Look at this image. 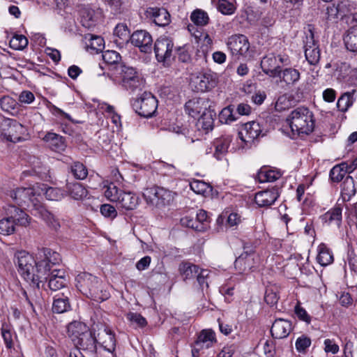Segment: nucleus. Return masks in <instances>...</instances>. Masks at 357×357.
Instances as JSON below:
<instances>
[{"mask_svg": "<svg viewBox=\"0 0 357 357\" xmlns=\"http://www.w3.org/2000/svg\"><path fill=\"white\" fill-rule=\"evenodd\" d=\"M14 261L25 280L38 285L46 279L52 266L61 261V257L58 252L50 248H42L36 254V259L25 250L17 251Z\"/></svg>", "mask_w": 357, "mask_h": 357, "instance_id": "f257e3e1", "label": "nucleus"}, {"mask_svg": "<svg viewBox=\"0 0 357 357\" xmlns=\"http://www.w3.org/2000/svg\"><path fill=\"white\" fill-rule=\"evenodd\" d=\"M75 281L78 290L96 301L101 302L109 297V294L102 289L100 280L91 273H80L77 275Z\"/></svg>", "mask_w": 357, "mask_h": 357, "instance_id": "f03ea898", "label": "nucleus"}, {"mask_svg": "<svg viewBox=\"0 0 357 357\" xmlns=\"http://www.w3.org/2000/svg\"><path fill=\"white\" fill-rule=\"evenodd\" d=\"M287 122L294 135H308L314 128L313 114L305 107H298L292 110L287 118Z\"/></svg>", "mask_w": 357, "mask_h": 357, "instance_id": "7ed1b4c3", "label": "nucleus"}, {"mask_svg": "<svg viewBox=\"0 0 357 357\" xmlns=\"http://www.w3.org/2000/svg\"><path fill=\"white\" fill-rule=\"evenodd\" d=\"M92 331L96 334V345L99 344L104 350L116 357V339L115 333L105 324L98 321L92 324Z\"/></svg>", "mask_w": 357, "mask_h": 357, "instance_id": "20e7f679", "label": "nucleus"}, {"mask_svg": "<svg viewBox=\"0 0 357 357\" xmlns=\"http://www.w3.org/2000/svg\"><path fill=\"white\" fill-rule=\"evenodd\" d=\"M132 107L139 116L149 118L157 110L158 100L152 93L144 92L132 102Z\"/></svg>", "mask_w": 357, "mask_h": 357, "instance_id": "39448f33", "label": "nucleus"}, {"mask_svg": "<svg viewBox=\"0 0 357 357\" xmlns=\"http://www.w3.org/2000/svg\"><path fill=\"white\" fill-rule=\"evenodd\" d=\"M174 51V45L173 40L167 36L158 38L154 44V52L155 58L160 63L164 66H169L174 59L173 54Z\"/></svg>", "mask_w": 357, "mask_h": 357, "instance_id": "423d86ee", "label": "nucleus"}, {"mask_svg": "<svg viewBox=\"0 0 357 357\" xmlns=\"http://www.w3.org/2000/svg\"><path fill=\"white\" fill-rule=\"evenodd\" d=\"M40 195L37 185L33 188H20L10 192V197L19 206H33L35 211V205L40 204L36 196Z\"/></svg>", "mask_w": 357, "mask_h": 357, "instance_id": "0eeeda50", "label": "nucleus"}, {"mask_svg": "<svg viewBox=\"0 0 357 357\" xmlns=\"http://www.w3.org/2000/svg\"><path fill=\"white\" fill-rule=\"evenodd\" d=\"M26 129L16 120L7 119L1 123V135L6 140L16 143L24 139Z\"/></svg>", "mask_w": 357, "mask_h": 357, "instance_id": "6e6552de", "label": "nucleus"}, {"mask_svg": "<svg viewBox=\"0 0 357 357\" xmlns=\"http://www.w3.org/2000/svg\"><path fill=\"white\" fill-rule=\"evenodd\" d=\"M118 73L121 85L127 90L135 91L144 85L143 79L132 67L121 65Z\"/></svg>", "mask_w": 357, "mask_h": 357, "instance_id": "1a4fd4ad", "label": "nucleus"}, {"mask_svg": "<svg viewBox=\"0 0 357 357\" xmlns=\"http://www.w3.org/2000/svg\"><path fill=\"white\" fill-rule=\"evenodd\" d=\"M260 262V257L252 248L245 247L243 252L236 259L235 268L240 272L253 271Z\"/></svg>", "mask_w": 357, "mask_h": 357, "instance_id": "9d476101", "label": "nucleus"}, {"mask_svg": "<svg viewBox=\"0 0 357 357\" xmlns=\"http://www.w3.org/2000/svg\"><path fill=\"white\" fill-rule=\"evenodd\" d=\"M217 342L215 333L211 329L202 330L192 345V357H199L201 352L212 347Z\"/></svg>", "mask_w": 357, "mask_h": 357, "instance_id": "9b49d317", "label": "nucleus"}, {"mask_svg": "<svg viewBox=\"0 0 357 357\" xmlns=\"http://www.w3.org/2000/svg\"><path fill=\"white\" fill-rule=\"evenodd\" d=\"M217 84L216 75L211 71L200 73L191 78L190 86L197 92H206Z\"/></svg>", "mask_w": 357, "mask_h": 357, "instance_id": "f8f14e48", "label": "nucleus"}, {"mask_svg": "<svg viewBox=\"0 0 357 357\" xmlns=\"http://www.w3.org/2000/svg\"><path fill=\"white\" fill-rule=\"evenodd\" d=\"M264 135L261 126L259 122L255 121L243 124L241 130L238 132L239 138L246 146L250 145L258 137Z\"/></svg>", "mask_w": 357, "mask_h": 357, "instance_id": "ddd939ff", "label": "nucleus"}, {"mask_svg": "<svg viewBox=\"0 0 357 357\" xmlns=\"http://www.w3.org/2000/svg\"><path fill=\"white\" fill-rule=\"evenodd\" d=\"M229 49L232 55L247 57L250 56V43L248 38L244 35H234L231 36L227 43Z\"/></svg>", "mask_w": 357, "mask_h": 357, "instance_id": "4468645a", "label": "nucleus"}, {"mask_svg": "<svg viewBox=\"0 0 357 357\" xmlns=\"http://www.w3.org/2000/svg\"><path fill=\"white\" fill-rule=\"evenodd\" d=\"M73 342L77 347L75 349H79V351L82 349L91 354L96 353V334L92 331V327L91 330H87Z\"/></svg>", "mask_w": 357, "mask_h": 357, "instance_id": "2eb2a0df", "label": "nucleus"}, {"mask_svg": "<svg viewBox=\"0 0 357 357\" xmlns=\"http://www.w3.org/2000/svg\"><path fill=\"white\" fill-rule=\"evenodd\" d=\"M131 43L138 47L142 52L149 53L152 50L153 39L151 34L145 30H137L130 36Z\"/></svg>", "mask_w": 357, "mask_h": 357, "instance_id": "dca6fc26", "label": "nucleus"}, {"mask_svg": "<svg viewBox=\"0 0 357 357\" xmlns=\"http://www.w3.org/2000/svg\"><path fill=\"white\" fill-rule=\"evenodd\" d=\"M145 15L159 26H165L171 22L170 14L164 8L149 7L146 10Z\"/></svg>", "mask_w": 357, "mask_h": 357, "instance_id": "f3484780", "label": "nucleus"}, {"mask_svg": "<svg viewBox=\"0 0 357 357\" xmlns=\"http://www.w3.org/2000/svg\"><path fill=\"white\" fill-rule=\"evenodd\" d=\"M210 107H212L211 102L208 99L201 98L190 100L185 105L186 112L193 118H196Z\"/></svg>", "mask_w": 357, "mask_h": 357, "instance_id": "a211bd4d", "label": "nucleus"}, {"mask_svg": "<svg viewBox=\"0 0 357 357\" xmlns=\"http://www.w3.org/2000/svg\"><path fill=\"white\" fill-rule=\"evenodd\" d=\"M116 203L119 210L125 211H132L139 205V198L132 192L122 191Z\"/></svg>", "mask_w": 357, "mask_h": 357, "instance_id": "6ab92c4d", "label": "nucleus"}, {"mask_svg": "<svg viewBox=\"0 0 357 357\" xmlns=\"http://www.w3.org/2000/svg\"><path fill=\"white\" fill-rule=\"evenodd\" d=\"M48 278V287L52 291H57L67 286L68 278L66 271L63 269H53L50 274L46 275Z\"/></svg>", "mask_w": 357, "mask_h": 357, "instance_id": "aec40b11", "label": "nucleus"}, {"mask_svg": "<svg viewBox=\"0 0 357 357\" xmlns=\"http://www.w3.org/2000/svg\"><path fill=\"white\" fill-rule=\"evenodd\" d=\"M6 214L13 224L22 227H27L29 225L31 218L23 210L13 205H8L5 209Z\"/></svg>", "mask_w": 357, "mask_h": 357, "instance_id": "412c9836", "label": "nucleus"}, {"mask_svg": "<svg viewBox=\"0 0 357 357\" xmlns=\"http://www.w3.org/2000/svg\"><path fill=\"white\" fill-rule=\"evenodd\" d=\"M261 68L265 74L271 77L280 76L281 69L278 62V58L274 54L265 56L261 61Z\"/></svg>", "mask_w": 357, "mask_h": 357, "instance_id": "4be33fe9", "label": "nucleus"}, {"mask_svg": "<svg viewBox=\"0 0 357 357\" xmlns=\"http://www.w3.org/2000/svg\"><path fill=\"white\" fill-rule=\"evenodd\" d=\"M232 141V137L229 135H222L216 138L213 142V156L218 160H222L228 152V149Z\"/></svg>", "mask_w": 357, "mask_h": 357, "instance_id": "5701e85b", "label": "nucleus"}, {"mask_svg": "<svg viewBox=\"0 0 357 357\" xmlns=\"http://www.w3.org/2000/svg\"><path fill=\"white\" fill-rule=\"evenodd\" d=\"M291 330V324L289 321L278 319L273 322L271 328V333L273 337L282 339L287 337Z\"/></svg>", "mask_w": 357, "mask_h": 357, "instance_id": "b1692460", "label": "nucleus"}, {"mask_svg": "<svg viewBox=\"0 0 357 357\" xmlns=\"http://www.w3.org/2000/svg\"><path fill=\"white\" fill-rule=\"evenodd\" d=\"M279 197L278 190L272 188L256 193L255 201L260 207H267L271 206Z\"/></svg>", "mask_w": 357, "mask_h": 357, "instance_id": "393cba45", "label": "nucleus"}, {"mask_svg": "<svg viewBox=\"0 0 357 357\" xmlns=\"http://www.w3.org/2000/svg\"><path fill=\"white\" fill-rule=\"evenodd\" d=\"M35 206V211L33 213L34 215H38L54 230L60 227L59 220L53 213L47 211L41 204Z\"/></svg>", "mask_w": 357, "mask_h": 357, "instance_id": "a878e982", "label": "nucleus"}, {"mask_svg": "<svg viewBox=\"0 0 357 357\" xmlns=\"http://www.w3.org/2000/svg\"><path fill=\"white\" fill-rule=\"evenodd\" d=\"M37 188L40 192V195L43 194L46 199L50 201L59 202L67 195L64 190L59 188L48 187L43 183H37Z\"/></svg>", "mask_w": 357, "mask_h": 357, "instance_id": "bb28decb", "label": "nucleus"}, {"mask_svg": "<svg viewBox=\"0 0 357 357\" xmlns=\"http://www.w3.org/2000/svg\"><path fill=\"white\" fill-rule=\"evenodd\" d=\"M216 116V112L213 109L210 107L206 111H203L200 117L198 119L197 127L206 132L211 130L213 128L214 119Z\"/></svg>", "mask_w": 357, "mask_h": 357, "instance_id": "cd10ccee", "label": "nucleus"}, {"mask_svg": "<svg viewBox=\"0 0 357 357\" xmlns=\"http://www.w3.org/2000/svg\"><path fill=\"white\" fill-rule=\"evenodd\" d=\"M66 194L75 200H82L87 196V190L79 183H67Z\"/></svg>", "mask_w": 357, "mask_h": 357, "instance_id": "c85d7f7f", "label": "nucleus"}, {"mask_svg": "<svg viewBox=\"0 0 357 357\" xmlns=\"http://www.w3.org/2000/svg\"><path fill=\"white\" fill-rule=\"evenodd\" d=\"M282 82L287 86L295 85L301 78V73L298 70L293 68H287L281 70L280 76H279Z\"/></svg>", "mask_w": 357, "mask_h": 357, "instance_id": "c756f323", "label": "nucleus"}, {"mask_svg": "<svg viewBox=\"0 0 357 357\" xmlns=\"http://www.w3.org/2000/svg\"><path fill=\"white\" fill-rule=\"evenodd\" d=\"M322 220L328 225H336L339 227L342 222V208L335 207L322 215Z\"/></svg>", "mask_w": 357, "mask_h": 357, "instance_id": "7c9ffc66", "label": "nucleus"}, {"mask_svg": "<svg viewBox=\"0 0 357 357\" xmlns=\"http://www.w3.org/2000/svg\"><path fill=\"white\" fill-rule=\"evenodd\" d=\"M43 139L49 144V146L54 151H61L66 148L64 139L54 132H47Z\"/></svg>", "mask_w": 357, "mask_h": 357, "instance_id": "2f4dec72", "label": "nucleus"}, {"mask_svg": "<svg viewBox=\"0 0 357 357\" xmlns=\"http://www.w3.org/2000/svg\"><path fill=\"white\" fill-rule=\"evenodd\" d=\"M317 251V260L321 266H326L333 262V252L326 244L321 243L318 246Z\"/></svg>", "mask_w": 357, "mask_h": 357, "instance_id": "473e14b6", "label": "nucleus"}, {"mask_svg": "<svg viewBox=\"0 0 357 357\" xmlns=\"http://www.w3.org/2000/svg\"><path fill=\"white\" fill-rule=\"evenodd\" d=\"M70 305L68 296L63 293L61 295H56L52 304V310L56 313H63L69 310Z\"/></svg>", "mask_w": 357, "mask_h": 357, "instance_id": "72a5a7b5", "label": "nucleus"}, {"mask_svg": "<svg viewBox=\"0 0 357 357\" xmlns=\"http://www.w3.org/2000/svg\"><path fill=\"white\" fill-rule=\"evenodd\" d=\"M87 330H89V328L85 324L77 321L70 323L67 327L68 334L73 342L84 334Z\"/></svg>", "mask_w": 357, "mask_h": 357, "instance_id": "f704fd0d", "label": "nucleus"}, {"mask_svg": "<svg viewBox=\"0 0 357 357\" xmlns=\"http://www.w3.org/2000/svg\"><path fill=\"white\" fill-rule=\"evenodd\" d=\"M344 40L348 50L357 52V26H351L348 29Z\"/></svg>", "mask_w": 357, "mask_h": 357, "instance_id": "c9c22d12", "label": "nucleus"}, {"mask_svg": "<svg viewBox=\"0 0 357 357\" xmlns=\"http://www.w3.org/2000/svg\"><path fill=\"white\" fill-rule=\"evenodd\" d=\"M199 271V266L189 262H183L179 266V271L184 280L195 278Z\"/></svg>", "mask_w": 357, "mask_h": 357, "instance_id": "e433bc0d", "label": "nucleus"}, {"mask_svg": "<svg viewBox=\"0 0 357 357\" xmlns=\"http://www.w3.org/2000/svg\"><path fill=\"white\" fill-rule=\"evenodd\" d=\"M104 195L110 202H116L122 192L114 183H107L103 185Z\"/></svg>", "mask_w": 357, "mask_h": 357, "instance_id": "4c0bfd02", "label": "nucleus"}, {"mask_svg": "<svg viewBox=\"0 0 357 357\" xmlns=\"http://www.w3.org/2000/svg\"><path fill=\"white\" fill-rule=\"evenodd\" d=\"M347 163L343 162L335 165L330 171V178L334 182L341 181L349 172L347 169Z\"/></svg>", "mask_w": 357, "mask_h": 357, "instance_id": "58836bf2", "label": "nucleus"}, {"mask_svg": "<svg viewBox=\"0 0 357 357\" xmlns=\"http://www.w3.org/2000/svg\"><path fill=\"white\" fill-rule=\"evenodd\" d=\"M114 34L119 40V42L116 40V43L123 44L130 40L131 36L130 35V31L128 26L124 24H118L114 28Z\"/></svg>", "mask_w": 357, "mask_h": 357, "instance_id": "ea45409f", "label": "nucleus"}, {"mask_svg": "<svg viewBox=\"0 0 357 357\" xmlns=\"http://www.w3.org/2000/svg\"><path fill=\"white\" fill-rule=\"evenodd\" d=\"M218 10L224 15H232L236 10L235 0H213Z\"/></svg>", "mask_w": 357, "mask_h": 357, "instance_id": "a19ab883", "label": "nucleus"}, {"mask_svg": "<svg viewBox=\"0 0 357 357\" xmlns=\"http://www.w3.org/2000/svg\"><path fill=\"white\" fill-rule=\"evenodd\" d=\"M190 20L197 26H203L208 23L209 17L206 11L196 9L191 13Z\"/></svg>", "mask_w": 357, "mask_h": 357, "instance_id": "79ce46f5", "label": "nucleus"}, {"mask_svg": "<svg viewBox=\"0 0 357 357\" xmlns=\"http://www.w3.org/2000/svg\"><path fill=\"white\" fill-rule=\"evenodd\" d=\"M237 119L233 105H229L223 108L219 114V119L222 123L229 124L235 121Z\"/></svg>", "mask_w": 357, "mask_h": 357, "instance_id": "37998d69", "label": "nucleus"}, {"mask_svg": "<svg viewBox=\"0 0 357 357\" xmlns=\"http://www.w3.org/2000/svg\"><path fill=\"white\" fill-rule=\"evenodd\" d=\"M355 92L356 90H352L351 92H346L340 96L337 102V107L340 111L345 112L352 105L354 102L353 95Z\"/></svg>", "mask_w": 357, "mask_h": 357, "instance_id": "c03bdc74", "label": "nucleus"}, {"mask_svg": "<svg viewBox=\"0 0 357 357\" xmlns=\"http://www.w3.org/2000/svg\"><path fill=\"white\" fill-rule=\"evenodd\" d=\"M70 172L75 178L78 180H83L86 178L88 175V169L84 164L79 162H74L70 165Z\"/></svg>", "mask_w": 357, "mask_h": 357, "instance_id": "a18cd8bd", "label": "nucleus"}, {"mask_svg": "<svg viewBox=\"0 0 357 357\" xmlns=\"http://www.w3.org/2000/svg\"><path fill=\"white\" fill-rule=\"evenodd\" d=\"M280 176V172L273 169H261L258 174L259 180L261 183L273 182L279 179Z\"/></svg>", "mask_w": 357, "mask_h": 357, "instance_id": "49530a36", "label": "nucleus"}, {"mask_svg": "<svg viewBox=\"0 0 357 357\" xmlns=\"http://www.w3.org/2000/svg\"><path fill=\"white\" fill-rule=\"evenodd\" d=\"M337 5L340 10V17H343L349 13H352L357 6L356 3L351 0H341Z\"/></svg>", "mask_w": 357, "mask_h": 357, "instance_id": "de8ad7c7", "label": "nucleus"}, {"mask_svg": "<svg viewBox=\"0 0 357 357\" xmlns=\"http://www.w3.org/2000/svg\"><path fill=\"white\" fill-rule=\"evenodd\" d=\"M356 192L354 178L350 176H347L342 184V194L350 198L356 194Z\"/></svg>", "mask_w": 357, "mask_h": 357, "instance_id": "09e8293b", "label": "nucleus"}, {"mask_svg": "<svg viewBox=\"0 0 357 357\" xmlns=\"http://www.w3.org/2000/svg\"><path fill=\"white\" fill-rule=\"evenodd\" d=\"M17 105L16 100L10 96H4L0 100L1 108L12 114L16 112Z\"/></svg>", "mask_w": 357, "mask_h": 357, "instance_id": "8fccbe9b", "label": "nucleus"}, {"mask_svg": "<svg viewBox=\"0 0 357 357\" xmlns=\"http://www.w3.org/2000/svg\"><path fill=\"white\" fill-rule=\"evenodd\" d=\"M279 299L278 289L276 286L268 287L265 291L264 300L268 305H273L278 303Z\"/></svg>", "mask_w": 357, "mask_h": 357, "instance_id": "3c124183", "label": "nucleus"}, {"mask_svg": "<svg viewBox=\"0 0 357 357\" xmlns=\"http://www.w3.org/2000/svg\"><path fill=\"white\" fill-rule=\"evenodd\" d=\"M28 39L23 35H15L10 40V46L13 50H21L28 45Z\"/></svg>", "mask_w": 357, "mask_h": 357, "instance_id": "603ef678", "label": "nucleus"}, {"mask_svg": "<svg viewBox=\"0 0 357 357\" xmlns=\"http://www.w3.org/2000/svg\"><path fill=\"white\" fill-rule=\"evenodd\" d=\"M173 200L171 192L163 188H159L156 205H167Z\"/></svg>", "mask_w": 357, "mask_h": 357, "instance_id": "864d4df0", "label": "nucleus"}, {"mask_svg": "<svg viewBox=\"0 0 357 357\" xmlns=\"http://www.w3.org/2000/svg\"><path fill=\"white\" fill-rule=\"evenodd\" d=\"M15 230V225L8 216L0 220V234L8 236L14 233Z\"/></svg>", "mask_w": 357, "mask_h": 357, "instance_id": "5fc2aeb1", "label": "nucleus"}, {"mask_svg": "<svg viewBox=\"0 0 357 357\" xmlns=\"http://www.w3.org/2000/svg\"><path fill=\"white\" fill-rule=\"evenodd\" d=\"M305 56L310 65H316L320 59V50L319 47L313 49L307 48L305 50Z\"/></svg>", "mask_w": 357, "mask_h": 357, "instance_id": "6e6d98bb", "label": "nucleus"}, {"mask_svg": "<svg viewBox=\"0 0 357 357\" xmlns=\"http://www.w3.org/2000/svg\"><path fill=\"white\" fill-rule=\"evenodd\" d=\"M311 345V340L306 335H301L297 338L295 347L299 353H305L307 349Z\"/></svg>", "mask_w": 357, "mask_h": 357, "instance_id": "4d7b16f0", "label": "nucleus"}, {"mask_svg": "<svg viewBox=\"0 0 357 357\" xmlns=\"http://www.w3.org/2000/svg\"><path fill=\"white\" fill-rule=\"evenodd\" d=\"M181 223L183 226L191 228L197 231H204V227L201 225H198L197 219H194L190 216H185L181 219Z\"/></svg>", "mask_w": 357, "mask_h": 357, "instance_id": "13d9d810", "label": "nucleus"}, {"mask_svg": "<svg viewBox=\"0 0 357 357\" xmlns=\"http://www.w3.org/2000/svg\"><path fill=\"white\" fill-rule=\"evenodd\" d=\"M159 187H152L146 188L143 192L144 198L148 203L155 204L158 200V192Z\"/></svg>", "mask_w": 357, "mask_h": 357, "instance_id": "bf43d9fd", "label": "nucleus"}, {"mask_svg": "<svg viewBox=\"0 0 357 357\" xmlns=\"http://www.w3.org/2000/svg\"><path fill=\"white\" fill-rule=\"evenodd\" d=\"M291 106V100L287 94H283L278 98L275 102V109L279 112L289 109Z\"/></svg>", "mask_w": 357, "mask_h": 357, "instance_id": "052dcab7", "label": "nucleus"}, {"mask_svg": "<svg viewBox=\"0 0 357 357\" xmlns=\"http://www.w3.org/2000/svg\"><path fill=\"white\" fill-rule=\"evenodd\" d=\"M103 61L108 64H114L121 59L120 54L114 50H107L102 54Z\"/></svg>", "mask_w": 357, "mask_h": 357, "instance_id": "680f3d73", "label": "nucleus"}, {"mask_svg": "<svg viewBox=\"0 0 357 357\" xmlns=\"http://www.w3.org/2000/svg\"><path fill=\"white\" fill-rule=\"evenodd\" d=\"M33 170L34 174L42 180L49 181L52 177L50 168L47 166H35Z\"/></svg>", "mask_w": 357, "mask_h": 357, "instance_id": "e2e57ef3", "label": "nucleus"}, {"mask_svg": "<svg viewBox=\"0 0 357 357\" xmlns=\"http://www.w3.org/2000/svg\"><path fill=\"white\" fill-rule=\"evenodd\" d=\"M101 214L107 218L112 220L117 216V211L114 206L109 204H104L100 206V208Z\"/></svg>", "mask_w": 357, "mask_h": 357, "instance_id": "0e129e2a", "label": "nucleus"}, {"mask_svg": "<svg viewBox=\"0 0 357 357\" xmlns=\"http://www.w3.org/2000/svg\"><path fill=\"white\" fill-rule=\"evenodd\" d=\"M1 335L7 348L13 345V335L8 325L3 324L1 327Z\"/></svg>", "mask_w": 357, "mask_h": 357, "instance_id": "69168bd1", "label": "nucleus"}, {"mask_svg": "<svg viewBox=\"0 0 357 357\" xmlns=\"http://www.w3.org/2000/svg\"><path fill=\"white\" fill-rule=\"evenodd\" d=\"M294 312L299 320L305 322L307 324H310L311 317L308 314L307 311L301 306L299 302L297 303L294 307Z\"/></svg>", "mask_w": 357, "mask_h": 357, "instance_id": "338daca9", "label": "nucleus"}, {"mask_svg": "<svg viewBox=\"0 0 357 357\" xmlns=\"http://www.w3.org/2000/svg\"><path fill=\"white\" fill-rule=\"evenodd\" d=\"M210 271L207 269H199L198 274L196 275L195 278L200 286L203 289L204 287H208V280L209 278Z\"/></svg>", "mask_w": 357, "mask_h": 357, "instance_id": "774afa93", "label": "nucleus"}]
</instances>
